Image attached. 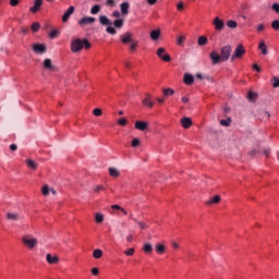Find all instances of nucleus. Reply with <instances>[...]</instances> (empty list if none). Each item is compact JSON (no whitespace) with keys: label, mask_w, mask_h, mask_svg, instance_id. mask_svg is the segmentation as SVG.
Masks as SVG:
<instances>
[{"label":"nucleus","mask_w":279,"mask_h":279,"mask_svg":"<svg viewBox=\"0 0 279 279\" xmlns=\"http://www.w3.org/2000/svg\"><path fill=\"white\" fill-rule=\"evenodd\" d=\"M24 245H27L29 250L38 245V240L36 238H29L27 235L22 238Z\"/></svg>","instance_id":"nucleus-5"},{"label":"nucleus","mask_w":279,"mask_h":279,"mask_svg":"<svg viewBox=\"0 0 279 279\" xmlns=\"http://www.w3.org/2000/svg\"><path fill=\"white\" fill-rule=\"evenodd\" d=\"M31 29H32V32H38V29H40V23H38V22L33 23Z\"/></svg>","instance_id":"nucleus-39"},{"label":"nucleus","mask_w":279,"mask_h":279,"mask_svg":"<svg viewBox=\"0 0 279 279\" xmlns=\"http://www.w3.org/2000/svg\"><path fill=\"white\" fill-rule=\"evenodd\" d=\"M231 123H232L231 118H228L227 120H220V125H223V128H230Z\"/></svg>","instance_id":"nucleus-34"},{"label":"nucleus","mask_w":279,"mask_h":279,"mask_svg":"<svg viewBox=\"0 0 279 279\" xmlns=\"http://www.w3.org/2000/svg\"><path fill=\"white\" fill-rule=\"evenodd\" d=\"M227 27H229L230 29H236L238 27L236 21L234 20L227 21Z\"/></svg>","instance_id":"nucleus-31"},{"label":"nucleus","mask_w":279,"mask_h":279,"mask_svg":"<svg viewBox=\"0 0 279 279\" xmlns=\"http://www.w3.org/2000/svg\"><path fill=\"white\" fill-rule=\"evenodd\" d=\"M178 10L179 11H182L184 10V4L182 2H180L178 5H177Z\"/></svg>","instance_id":"nucleus-60"},{"label":"nucleus","mask_w":279,"mask_h":279,"mask_svg":"<svg viewBox=\"0 0 279 279\" xmlns=\"http://www.w3.org/2000/svg\"><path fill=\"white\" fill-rule=\"evenodd\" d=\"M120 40L123 43V45H128V44L134 43L133 35L130 32H126L123 35H121L120 36Z\"/></svg>","instance_id":"nucleus-8"},{"label":"nucleus","mask_w":279,"mask_h":279,"mask_svg":"<svg viewBox=\"0 0 279 279\" xmlns=\"http://www.w3.org/2000/svg\"><path fill=\"white\" fill-rule=\"evenodd\" d=\"M183 82L187 86H191L195 82V77L193 75L189 74V73H185L184 77H183Z\"/></svg>","instance_id":"nucleus-19"},{"label":"nucleus","mask_w":279,"mask_h":279,"mask_svg":"<svg viewBox=\"0 0 279 279\" xmlns=\"http://www.w3.org/2000/svg\"><path fill=\"white\" fill-rule=\"evenodd\" d=\"M41 193H43V195H49V186L44 185L43 189H41Z\"/></svg>","instance_id":"nucleus-47"},{"label":"nucleus","mask_w":279,"mask_h":279,"mask_svg":"<svg viewBox=\"0 0 279 279\" xmlns=\"http://www.w3.org/2000/svg\"><path fill=\"white\" fill-rule=\"evenodd\" d=\"M213 25H214L216 32H223V29L226 28V23L222 22V20L219 19V16H216L214 19Z\"/></svg>","instance_id":"nucleus-6"},{"label":"nucleus","mask_w":279,"mask_h":279,"mask_svg":"<svg viewBox=\"0 0 279 279\" xmlns=\"http://www.w3.org/2000/svg\"><path fill=\"white\" fill-rule=\"evenodd\" d=\"M163 95L165 97H171L172 95H175V90H173L172 88H165Z\"/></svg>","instance_id":"nucleus-33"},{"label":"nucleus","mask_w":279,"mask_h":279,"mask_svg":"<svg viewBox=\"0 0 279 279\" xmlns=\"http://www.w3.org/2000/svg\"><path fill=\"white\" fill-rule=\"evenodd\" d=\"M96 19L90 17V16H84L78 21V25L84 26V25H93L95 23Z\"/></svg>","instance_id":"nucleus-11"},{"label":"nucleus","mask_w":279,"mask_h":279,"mask_svg":"<svg viewBox=\"0 0 279 279\" xmlns=\"http://www.w3.org/2000/svg\"><path fill=\"white\" fill-rule=\"evenodd\" d=\"M230 56H232V46L227 45L220 50V58L222 62H228L230 60Z\"/></svg>","instance_id":"nucleus-3"},{"label":"nucleus","mask_w":279,"mask_h":279,"mask_svg":"<svg viewBox=\"0 0 279 279\" xmlns=\"http://www.w3.org/2000/svg\"><path fill=\"white\" fill-rule=\"evenodd\" d=\"M271 27H272V29H275V32H278L279 31V20L272 21Z\"/></svg>","instance_id":"nucleus-37"},{"label":"nucleus","mask_w":279,"mask_h":279,"mask_svg":"<svg viewBox=\"0 0 279 279\" xmlns=\"http://www.w3.org/2000/svg\"><path fill=\"white\" fill-rule=\"evenodd\" d=\"M271 84H272L274 88H278L279 87V78L274 76L271 78Z\"/></svg>","instance_id":"nucleus-38"},{"label":"nucleus","mask_w":279,"mask_h":279,"mask_svg":"<svg viewBox=\"0 0 279 279\" xmlns=\"http://www.w3.org/2000/svg\"><path fill=\"white\" fill-rule=\"evenodd\" d=\"M270 153H271V150H269V149H264V156H269Z\"/></svg>","instance_id":"nucleus-62"},{"label":"nucleus","mask_w":279,"mask_h":279,"mask_svg":"<svg viewBox=\"0 0 279 279\" xmlns=\"http://www.w3.org/2000/svg\"><path fill=\"white\" fill-rule=\"evenodd\" d=\"M109 175H111V178H119L121 172H119L117 168H109Z\"/></svg>","instance_id":"nucleus-27"},{"label":"nucleus","mask_w":279,"mask_h":279,"mask_svg":"<svg viewBox=\"0 0 279 279\" xmlns=\"http://www.w3.org/2000/svg\"><path fill=\"white\" fill-rule=\"evenodd\" d=\"M172 246L174 247V250H178V247H180V244H178L177 242H172Z\"/></svg>","instance_id":"nucleus-63"},{"label":"nucleus","mask_w":279,"mask_h":279,"mask_svg":"<svg viewBox=\"0 0 279 279\" xmlns=\"http://www.w3.org/2000/svg\"><path fill=\"white\" fill-rule=\"evenodd\" d=\"M20 218L21 216L17 213H12V211L7 213V219L9 221H19Z\"/></svg>","instance_id":"nucleus-20"},{"label":"nucleus","mask_w":279,"mask_h":279,"mask_svg":"<svg viewBox=\"0 0 279 279\" xmlns=\"http://www.w3.org/2000/svg\"><path fill=\"white\" fill-rule=\"evenodd\" d=\"M43 8V0H35L34 5L31 8V12L36 14Z\"/></svg>","instance_id":"nucleus-17"},{"label":"nucleus","mask_w":279,"mask_h":279,"mask_svg":"<svg viewBox=\"0 0 279 279\" xmlns=\"http://www.w3.org/2000/svg\"><path fill=\"white\" fill-rule=\"evenodd\" d=\"M136 47H138V43L137 41H133V43H131L130 50L131 51H136Z\"/></svg>","instance_id":"nucleus-46"},{"label":"nucleus","mask_w":279,"mask_h":279,"mask_svg":"<svg viewBox=\"0 0 279 279\" xmlns=\"http://www.w3.org/2000/svg\"><path fill=\"white\" fill-rule=\"evenodd\" d=\"M92 274L93 276H99V268H93Z\"/></svg>","instance_id":"nucleus-54"},{"label":"nucleus","mask_w":279,"mask_h":279,"mask_svg":"<svg viewBox=\"0 0 279 279\" xmlns=\"http://www.w3.org/2000/svg\"><path fill=\"white\" fill-rule=\"evenodd\" d=\"M258 49L262 50L263 56H267V45H265V41H262L258 46Z\"/></svg>","instance_id":"nucleus-29"},{"label":"nucleus","mask_w":279,"mask_h":279,"mask_svg":"<svg viewBox=\"0 0 279 279\" xmlns=\"http://www.w3.org/2000/svg\"><path fill=\"white\" fill-rule=\"evenodd\" d=\"M120 10L122 16H128V14H130V2H122L120 4Z\"/></svg>","instance_id":"nucleus-14"},{"label":"nucleus","mask_w":279,"mask_h":279,"mask_svg":"<svg viewBox=\"0 0 279 279\" xmlns=\"http://www.w3.org/2000/svg\"><path fill=\"white\" fill-rule=\"evenodd\" d=\"M181 101H182L183 104H189V97L183 96L182 99H181Z\"/></svg>","instance_id":"nucleus-61"},{"label":"nucleus","mask_w":279,"mask_h":279,"mask_svg":"<svg viewBox=\"0 0 279 279\" xmlns=\"http://www.w3.org/2000/svg\"><path fill=\"white\" fill-rule=\"evenodd\" d=\"M253 69L254 71H257V73H260V66H258V64H253Z\"/></svg>","instance_id":"nucleus-57"},{"label":"nucleus","mask_w":279,"mask_h":279,"mask_svg":"<svg viewBox=\"0 0 279 279\" xmlns=\"http://www.w3.org/2000/svg\"><path fill=\"white\" fill-rule=\"evenodd\" d=\"M19 3H20V0H10V5L12 8H16V5H19Z\"/></svg>","instance_id":"nucleus-51"},{"label":"nucleus","mask_w":279,"mask_h":279,"mask_svg":"<svg viewBox=\"0 0 279 279\" xmlns=\"http://www.w3.org/2000/svg\"><path fill=\"white\" fill-rule=\"evenodd\" d=\"M165 48H158L157 56L160 58V60H163V62H171V56L165 54Z\"/></svg>","instance_id":"nucleus-9"},{"label":"nucleus","mask_w":279,"mask_h":279,"mask_svg":"<svg viewBox=\"0 0 279 279\" xmlns=\"http://www.w3.org/2000/svg\"><path fill=\"white\" fill-rule=\"evenodd\" d=\"M197 45L199 46V47H204V46H206V45H208V37H206V36H201V37H198V39H197Z\"/></svg>","instance_id":"nucleus-24"},{"label":"nucleus","mask_w":279,"mask_h":279,"mask_svg":"<svg viewBox=\"0 0 279 279\" xmlns=\"http://www.w3.org/2000/svg\"><path fill=\"white\" fill-rule=\"evenodd\" d=\"M166 250L167 247L161 243H157L155 245V251L157 252V254H165Z\"/></svg>","instance_id":"nucleus-23"},{"label":"nucleus","mask_w":279,"mask_h":279,"mask_svg":"<svg viewBox=\"0 0 279 279\" xmlns=\"http://www.w3.org/2000/svg\"><path fill=\"white\" fill-rule=\"evenodd\" d=\"M143 250L145 254H151V252H154V246L150 243H145Z\"/></svg>","instance_id":"nucleus-28"},{"label":"nucleus","mask_w":279,"mask_h":279,"mask_svg":"<svg viewBox=\"0 0 279 279\" xmlns=\"http://www.w3.org/2000/svg\"><path fill=\"white\" fill-rule=\"evenodd\" d=\"M82 49H90V41L88 39H74L71 43V51L72 53H78Z\"/></svg>","instance_id":"nucleus-2"},{"label":"nucleus","mask_w":279,"mask_h":279,"mask_svg":"<svg viewBox=\"0 0 279 279\" xmlns=\"http://www.w3.org/2000/svg\"><path fill=\"white\" fill-rule=\"evenodd\" d=\"M250 155H251V156H256V149L251 150V151H250Z\"/></svg>","instance_id":"nucleus-64"},{"label":"nucleus","mask_w":279,"mask_h":279,"mask_svg":"<svg viewBox=\"0 0 279 279\" xmlns=\"http://www.w3.org/2000/svg\"><path fill=\"white\" fill-rule=\"evenodd\" d=\"M17 148H19V147L16 146V144H11V145H10L11 151H16Z\"/></svg>","instance_id":"nucleus-58"},{"label":"nucleus","mask_w":279,"mask_h":279,"mask_svg":"<svg viewBox=\"0 0 279 279\" xmlns=\"http://www.w3.org/2000/svg\"><path fill=\"white\" fill-rule=\"evenodd\" d=\"M219 202H221V196L216 195V196L209 198V199L206 202V204H207V206H213V204H219Z\"/></svg>","instance_id":"nucleus-22"},{"label":"nucleus","mask_w":279,"mask_h":279,"mask_svg":"<svg viewBox=\"0 0 279 279\" xmlns=\"http://www.w3.org/2000/svg\"><path fill=\"white\" fill-rule=\"evenodd\" d=\"M138 226L142 230H147V225L144 222H138Z\"/></svg>","instance_id":"nucleus-55"},{"label":"nucleus","mask_w":279,"mask_h":279,"mask_svg":"<svg viewBox=\"0 0 279 279\" xmlns=\"http://www.w3.org/2000/svg\"><path fill=\"white\" fill-rule=\"evenodd\" d=\"M149 128V123L144 121H136L135 122V130H140V132H145Z\"/></svg>","instance_id":"nucleus-13"},{"label":"nucleus","mask_w":279,"mask_h":279,"mask_svg":"<svg viewBox=\"0 0 279 279\" xmlns=\"http://www.w3.org/2000/svg\"><path fill=\"white\" fill-rule=\"evenodd\" d=\"M209 58H210L213 64H219V62H222L221 61V54L217 53V51H213L209 54Z\"/></svg>","instance_id":"nucleus-16"},{"label":"nucleus","mask_w":279,"mask_h":279,"mask_svg":"<svg viewBox=\"0 0 279 279\" xmlns=\"http://www.w3.org/2000/svg\"><path fill=\"white\" fill-rule=\"evenodd\" d=\"M94 191L95 193H99L100 191H106V187L104 185H95Z\"/></svg>","instance_id":"nucleus-42"},{"label":"nucleus","mask_w":279,"mask_h":279,"mask_svg":"<svg viewBox=\"0 0 279 279\" xmlns=\"http://www.w3.org/2000/svg\"><path fill=\"white\" fill-rule=\"evenodd\" d=\"M184 40H186V37H184L183 35L179 36L177 45H180V46L184 45Z\"/></svg>","instance_id":"nucleus-44"},{"label":"nucleus","mask_w":279,"mask_h":279,"mask_svg":"<svg viewBox=\"0 0 279 279\" xmlns=\"http://www.w3.org/2000/svg\"><path fill=\"white\" fill-rule=\"evenodd\" d=\"M94 258H101L104 256V252L99 248L94 250L93 252Z\"/></svg>","instance_id":"nucleus-32"},{"label":"nucleus","mask_w":279,"mask_h":279,"mask_svg":"<svg viewBox=\"0 0 279 279\" xmlns=\"http://www.w3.org/2000/svg\"><path fill=\"white\" fill-rule=\"evenodd\" d=\"M44 69H47V71H56V65L51 63V59H46L44 61Z\"/></svg>","instance_id":"nucleus-21"},{"label":"nucleus","mask_w":279,"mask_h":279,"mask_svg":"<svg viewBox=\"0 0 279 279\" xmlns=\"http://www.w3.org/2000/svg\"><path fill=\"white\" fill-rule=\"evenodd\" d=\"M132 147H138V145H141V140L138 138H133V141L131 142Z\"/></svg>","instance_id":"nucleus-43"},{"label":"nucleus","mask_w":279,"mask_h":279,"mask_svg":"<svg viewBox=\"0 0 279 279\" xmlns=\"http://www.w3.org/2000/svg\"><path fill=\"white\" fill-rule=\"evenodd\" d=\"M50 38H58L59 36H60V31H58V29H52L51 32H50Z\"/></svg>","instance_id":"nucleus-36"},{"label":"nucleus","mask_w":279,"mask_h":279,"mask_svg":"<svg viewBox=\"0 0 279 279\" xmlns=\"http://www.w3.org/2000/svg\"><path fill=\"white\" fill-rule=\"evenodd\" d=\"M98 21H99L100 25L107 26L106 32H107V34H111V36H114L117 34V29H121L123 27V23H124L122 19H117L112 22L106 15H100ZM111 25H113V27H111Z\"/></svg>","instance_id":"nucleus-1"},{"label":"nucleus","mask_w":279,"mask_h":279,"mask_svg":"<svg viewBox=\"0 0 279 279\" xmlns=\"http://www.w3.org/2000/svg\"><path fill=\"white\" fill-rule=\"evenodd\" d=\"M33 51L34 53L43 56V53H47V46H45L44 44H35L33 45Z\"/></svg>","instance_id":"nucleus-7"},{"label":"nucleus","mask_w":279,"mask_h":279,"mask_svg":"<svg viewBox=\"0 0 279 279\" xmlns=\"http://www.w3.org/2000/svg\"><path fill=\"white\" fill-rule=\"evenodd\" d=\"M271 9L274 10V12H276L277 14H279V4L278 2L274 3Z\"/></svg>","instance_id":"nucleus-49"},{"label":"nucleus","mask_w":279,"mask_h":279,"mask_svg":"<svg viewBox=\"0 0 279 279\" xmlns=\"http://www.w3.org/2000/svg\"><path fill=\"white\" fill-rule=\"evenodd\" d=\"M133 240H134V235L129 234V235L126 236L128 243H132Z\"/></svg>","instance_id":"nucleus-56"},{"label":"nucleus","mask_w":279,"mask_h":279,"mask_svg":"<svg viewBox=\"0 0 279 279\" xmlns=\"http://www.w3.org/2000/svg\"><path fill=\"white\" fill-rule=\"evenodd\" d=\"M117 3L114 2V0H107L106 5H108L109 8H114Z\"/></svg>","instance_id":"nucleus-50"},{"label":"nucleus","mask_w":279,"mask_h":279,"mask_svg":"<svg viewBox=\"0 0 279 279\" xmlns=\"http://www.w3.org/2000/svg\"><path fill=\"white\" fill-rule=\"evenodd\" d=\"M146 3H148V5H156V3H158V0H146Z\"/></svg>","instance_id":"nucleus-53"},{"label":"nucleus","mask_w":279,"mask_h":279,"mask_svg":"<svg viewBox=\"0 0 279 279\" xmlns=\"http://www.w3.org/2000/svg\"><path fill=\"white\" fill-rule=\"evenodd\" d=\"M46 260L48 265H58V263H60V257H58V255L52 256L51 254L48 253L46 255Z\"/></svg>","instance_id":"nucleus-12"},{"label":"nucleus","mask_w":279,"mask_h":279,"mask_svg":"<svg viewBox=\"0 0 279 279\" xmlns=\"http://www.w3.org/2000/svg\"><path fill=\"white\" fill-rule=\"evenodd\" d=\"M263 29H265V25L264 24H259L257 26V32H263Z\"/></svg>","instance_id":"nucleus-59"},{"label":"nucleus","mask_w":279,"mask_h":279,"mask_svg":"<svg viewBox=\"0 0 279 279\" xmlns=\"http://www.w3.org/2000/svg\"><path fill=\"white\" fill-rule=\"evenodd\" d=\"M247 97H248L250 101H255L256 97H258V96L256 95V93L250 92Z\"/></svg>","instance_id":"nucleus-41"},{"label":"nucleus","mask_w":279,"mask_h":279,"mask_svg":"<svg viewBox=\"0 0 279 279\" xmlns=\"http://www.w3.org/2000/svg\"><path fill=\"white\" fill-rule=\"evenodd\" d=\"M143 106L146 108H154V100H151V96L146 94L145 98L142 100Z\"/></svg>","instance_id":"nucleus-15"},{"label":"nucleus","mask_w":279,"mask_h":279,"mask_svg":"<svg viewBox=\"0 0 279 279\" xmlns=\"http://www.w3.org/2000/svg\"><path fill=\"white\" fill-rule=\"evenodd\" d=\"M245 56V47L241 44H239L231 56V62H234V60H239V58H243Z\"/></svg>","instance_id":"nucleus-4"},{"label":"nucleus","mask_w":279,"mask_h":279,"mask_svg":"<svg viewBox=\"0 0 279 279\" xmlns=\"http://www.w3.org/2000/svg\"><path fill=\"white\" fill-rule=\"evenodd\" d=\"M95 221H96V223H102L104 222V215L102 214H96Z\"/></svg>","instance_id":"nucleus-35"},{"label":"nucleus","mask_w":279,"mask_h":279,"mask_svg":"<svg viewBox=\"0 0 279 279\" xmlns=\"http://www.w3.org/2000/svg\"><path fill=\"white\" fill-rule=\"evenodd\" d=\"M181 125L184 128V130H189V128L193 125V120H191V118L184 117L181 119Z\"/></svg>","instance_id":"nucleus-18"},{"label":"nucleus","mask_w":279,"mask_h":279,"mask_svg":"<svg viewBox=\"0 0 279 279\" xmlns=\"http://www.w3.org/2000/svg\"><path fill=\"white\" fill-rule=\"evenodd\" d=\"M111 16H113V19H121V12L119 11H114Z\"/></svg>","instance_id":"nucleus-52"},{"label":"nucleus","mask_w":279,"mask_h":279,"mask_svg":"<svg viewBox=\"0 0 279 279\" xmlns=\"http://www.w3.org/2000/svg\"><path fill=\"white\" fill-rule=\"evenodd\" d=\"M93 114H95V117H101L102 111L100 108H96L93 110Z\"/></svg>","instance_id":"nucleus-45"},{"label":"nucleus","mask_w":279,"mask_h":279,"mask_svg":"<svg viewBox=\"0 0 279 279\" xmlns=\"http://www.w3.org/2000/svg\"><path fill=\"white\" fill-rule=\"evenodd\" d=\"M151 40H158L160 38V29H155L150 32Z\"/></svg>","instance_id":"nucleus-26"},{"label":"nucleus","mask_w":279,"mask_h":279,"mask_svg":"<svg viewBox=\"0 0 279 279\" xmlns=\"http://www.w3.org/2000/svg\"><path fill=\"white\" fill-rule=\"evenodd\" d=\"M101 12V5L99 4H95L92 9H90V14H99Z\"/></svg>","instance_id":"nucleus-30"},{"label":"nucleus","mask_w":279,"mask_h":279,"mask_svg":"<svg viewBox=\"0 0 279 279\" xmlns=\"http://www.w3.org/2000/svg\"><path fill=\"white\" fill-rule=\"evenodd\" d=\"M118 125H121L122 128L128 125V120L125 118H121L118 120Z\"/></svg>","instance_id":"nucleus-40"},{"label":"nucleus","mask_w":279,"mask_h":279,"mask_svg":"<svg viewBox=\"0 0 279 279\" xmlns=\"http://www.w3.org/2000/svg\"><path fill=\"white\" fill-rule=\"evenodd\" d=\"M26 165L29 169H33L34 171L38 169V163H36V161H34L33 159H27Z\"/></svg>","instance_id":"nucleus-25"},{"label":"nucleus","mask_w":279,"mask_h":279,"mask_svg":"<svg viewBox=\"0 0 279 279\" xmlns=\"http://www.w3.org/2000/svg\"><path fill=\"white\" fill-rule=\"evenodd\" d=\"M125 256H134V248H129L124 251Z\"/></svg>","instance_id":"nucleus-48"},{"label":"nucleus","mask_w":279,"mask_h":279,"mask_svg":"<svg viewBox=\"0 0 279 279\" xmlns=\"http://www.w3.org/2000/svg\"><path fill=\"white\" fill-rule=\"evenodd\" d=\"M72 14H75V7L73 5L69 7V9L64 12V14L62 15V22L66 23V21L71 19Z\"/></svg>","instance_id":"nucleus-10"}]
</instances>
